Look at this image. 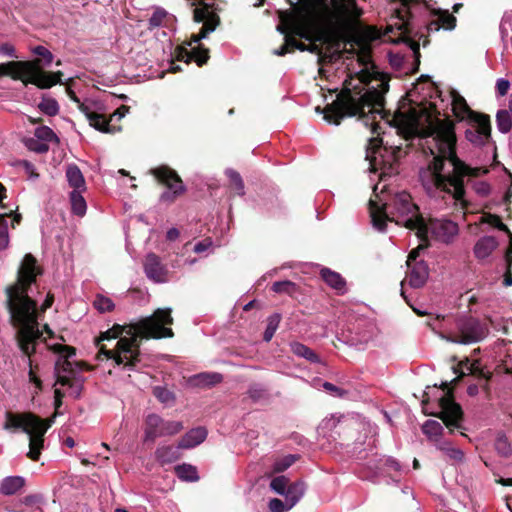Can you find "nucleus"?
I'll return each instance as SVG.
<instances>
[{
	"label": "nucleus",
	"instance_id": "1a4fd4ad",
	"mask_svg": "<svg viewBox=\"0 0 512 512\" xmlns=\"http://www.w3.org/2000/svg\"><path fill=\"white\" fill-rule=\"evenodd\" d=\"M488 334L487 323L470 314H463L454 319V328L442 337L451 343L469 345L481 342Z\"/></svg>",
	"mask_w": 512,
	"mask_h": 512
},
{
	"label": "nucleus",
	"instance_id": "864d4df0",
	"mask_svg": "<svg viewBox=\"0 0 512 512\" xmlns=\"http://www.w3.org/2000/svg\"><path fill=\"white\" fill-rule=\"evenodd\" d=\"M288 483V479L285 476H278L272 479L270 483V488L280 495H284L286 493V486Z\"/></svg>",
	"mask_w": 512,
	"mask_h": 512
},
{
	"label": "nucleus",
	"instance_id": "4be33fe9",
	"mask_svg": "<svg viewBox=\"0 0 512 512\" xmlns=\"http://www.w3.org/2000/svg\"><path fill=\"white\" fill-rule=\"evenodd\" d=\"M320 275L323 281L331 288L337 290L338 293L343 294L345 292L346 281L338 272L329 268H322Z\"/></svg>",
	"mask_w": 512,
	"mask_h": 512
},
{
	"label": "nucleus",
	"instance_id": "8fccbe9b",
	"mask_svg": "<svg viewBox=\"0 0 512 512\" xmlns=\"http://www.w3.org/2000/svg\"><path fill=\"white\" fill-rule=\"evenodd\" d=\"M26 146L29 150L39 154L46 153L49 150V145L46 142L41 141L37 138L28 139L26 142Z\"/></svg>",
	"mask_w": 512,
	"mask_h": 512
},
{
	"label": "nucleus",
	"instance_id": "f3484780",
	"mask_svg": "<svg viewBox=\"0 0 512 512\" xmlns=\"http://www.w3.org/2000/svg\"><path fill=\"white\" fill-rule=\"evenodd\" d=\"M407 280L411 287L421 288L427 282L429 276V268L424 260L417 263H407Z\"/></svg>",
	"mask_w": 512,
	"mask_h": 512
},
{
	"label": "nucleus",
	"instance_id": "a878e982",
	"mask_svg": "<svg viewBox=\"0 0 512 512\" xmlns=\"http://www.w3.org/2000/svg\"><path fill=\"white\" fill-rule=\"evenodd\" d=\"M25 485V480L21 476H9L2 480L0 492L3 495H13Z\"/></svg>",
	"mask_w": 512,
	"mask_h": 512
},
{
	"label": "nucleus",
	"instance_id": "5fc2aeb1",
	"mask_svg": "<svg viewBox=\"0 0 512 512\" xmlns=\"http://www.w3.org/2000/svg\"><path fill=\"white\" fill-rule=\"evenodd\" d=\"M69 373L74 374V368L72 362L69 361V359L59 358L57 362L55 363V373Z\"/></svg>",
	"mask_w": 512,
	"mask_h": 512
},
{
	"label": "nucleus",
	"instance_id": "69168bd1",
	"mask_svg": "<svg viewBox=\"0 0 512 512\" xmlns=\"http://www.w3.org/2000/svg\"><path fill=\"white\" fill-rule=\"evenodd\" d=\"M269 509L271 512H284L285 506L280 499L273 498L269 501Z\"/></svg>",
	"mask_w": 512,
	"mask_h": 512
},
{
	"label": "nucleus",
	"instance_id": "603ef678",
	"mask_svg": "<svg viewBox=\"0 0 512 512\" xmlns=\"http://www.w3.org/2000/svg\"><path fill=\"white\" fill-rule=\"evenodd\" d=\"M51 349L64 359H69L76 354V348L69 345L55 344Z\"/></svg>",
	"mask_w": 512,
	"mask_h": 512
},
{
	"label": "nucleus",
	"instance_id": "5701e85b",
	"mask_svg": "<svg viewBox=\"0 0 512 512\" xmlns=\"http://www.w3.org/2000/svg\"><path fill=\"white\" fill-rule=\"evenodd\" d=\"M68 184L73 190L86 191V182L84 176L75 164H69L65 171Z\"/></svg>",
	"mask_w": 512,
	"mask_h": 512
},
{
	"label": "nucleus",
	"instance_id": "cd10ccee",
	"mask_svg": "<svg viewBox=\"0 0 512 512\" xmlns=\"http://www.w3.org/2000/svg\"><path fill=\"white\" fill-rule=\"evenodd\" d=\"M290 348L294 355L304 358L311 363H320V357L308 346L295 341L290 344Z\"/></svg>",
	"mask_w": 512,
	"mask_h": 512
},
{
	"label": "nucleus",
	"instance_id": "338daca9",
	"mask_svg": "<svg viewBox=\"0 0 512 512\" xmlns=\"http://www.w3.org/2000/svg\"><path fill=\"white\" fill-rule=\"evenodd\" d=\"M447 457L456 462H462L464 459V453L462 450L452 447L451 449L448 450Z\"/></svg>",
	"mask_w": 512,
	"mask_h": 512
},
{
	"label": "nucleus",
	"instance_id": "e433bc0d",
	"mask_svg": "<svg viewBox=\"0 0 512 512\" xmlns=\"http://www.w3.org/2000/svg\"><path fill=\"white\" fill-rule=\"evenodd\" d=\"M497 128L501 133H508L512 128V119L508 110H499L496 114Z\"/></svg>",
	"mask_w": 512,
	"mask_h": 512
},
{
	"label": "nucleus",
	"instance_id": "20e7f679",
	"mask_svg": "<svg viewBox=\"0 0 512 512\" xmlns=\"http://www.w3.org/2000/svg\"><path fill=\"white\" fill-rule=\"evenodd\" d=\"M170 308H158L154 313L136 323L128 325L115 324L110 330L117 334L118 341L115 349L100 347L99 360L112 359L116 365H123L129 370L134 369L141 360L142 339L172 338L173 330L168 327L174 320Z\"/></svg>",
	"mask_w": 512,
	"mask_h": 512
},
{
	"label": "nucleus",
	"instance_id": "e2e57ef3",
	"mask_svg": "<svg viewBox=\"0 0 512 512\" xmlns=\"http://www.w3.org/2000/svg\"><path fill=\"white\" fill-rule=\"evenodd\" d=\"M510 88V82L507 79L500 78L496 82V91L499 96H505Z\"/></svg>",
	"mask_w": 512,
	"mask_h": 512
},
{
	"label": "nucleus",
	"instance_id": "2f4dec72",
	"mask_svg": "<svg viewBox=\"0 0 512 512\" xmlns=\"http://www.w3.org/2000/svg\"><path fill=\"white\" fill-rule=\"evenodd\" d=\"M229 179V187L239 196L245 194V185L241 175L234 169H227L225 171Z\"/></svg>",
	"mask_w": 512,
	"mask_h": 512
},
{
	"label": "nucleus",
	"instance_id": "3c124183",
	"mask_svg": "<svg viewBox=\"0 0 512 512\" xmlns=\"http://www.w3.org/2000/svg\"><path fill=\"white\" fill-rule=\"evenodd\" d=\"M153 395L162 403H169L174 400L173 393L165 387L155 386Z\"/></svg>",
	"mask_w": 512,
	"mask_h": 512
},
{
	"label": "nucleus",
	"instance_id": "f8f14e48",
	"mask_svg": "<svg viewBox=\"0 0 512 512\" xmlns=\"http://www.w3.org/2000/svg\"><path fill=\"white\" fill-rule=\"evenodd\" d=\"M463 368H466L469 374L476 377L477 379L485 380L483 389L486 392L489 391L488 381L492 377V373L489 371H485L484 368L481 367L479 360L470 362L468 357L460 361L457 366L453 367L454 373L458 374V376L454 378L450 384L456 385L466 375V373L462 370Z\"/></svg>",
	"mask_w": 512,
	"mask_h": 512
},
{
	"label": "nucleus",
	"instance_id": "f03ea898",
	"mask_svg": "<svg viewBox=\"0 0 512 512\" xmlns=\"http://www.w3.org/2000/svg\"><path fill=\"white\" fill-rule=\"evenodd\" d=\"M440 116L436 105L429 103V107L422 108L419 115L415 112L414 122L421 137H432L434 141L435 150L431 149L433 160L428 165L434 187L466 206L464 178H477L489 170L470 167L459 159L456 153L455 123L449 117L442 119Z\"/></svg>",
	"mask_w": 512,
	"mask_h": 512
},
{
	"label": "nucleus",
	"instance_id": "6e6d98bb",
	"mask_svg": "<svg viewBox=\"0 0 512 512\" xmlns=\"http://www.w3.org/2000/svg\"><path fill=\"white\" fill-rule=\"evenodd\" d=\"M324 390L334 397L344 398L348 395V391L344 390L330 382H324L322 384Z\"/></svg>",
	"mask_w": 512,
	"mask_h": 512
},
{
	"label": "nucleus",
	"instance_id": "b1692460",
	"mask_svg": "<svg viewBox=\"0 0 512 512\" xmlns=\"http://www.w3.org/2000/svg\"><path fill=\"white\" fill-rule=\"evenodd\" d=\"M180 449L178 445L176 447L172 445L159 446L155 451V458L161 464L175 462L181 457Z\"/></svg>",
	"mask_w": 512,
	"mask_h": 512
},
{
	"label": "nucleus",
	"instance_id": "49530a36",
	"mask_svg": "<svg viewBox=\"0 0 512 512\" xmlns=\"http://www.w3.org/2000/svg\"><path fill=\"white\" fill-rule=\"evenodd\" d=\"M281 24L278 25L277 29L281 33L285 34V44L288 45L289 49H292V52L296 49L298 40L295 38L297 35L292 34L291 30L287 27V25L280 19Z\"/></svg>",
	"mask_w": 512,
	"mask_h": 512
},
{
	"label": "nucleus",
	"instance_id": "dca6fc26",
	"mask_svg": "<svg viewBox=\"0 0 512 512\" xmlns=\"http://www.w3.org/2000/svg\"><path fill=\"white\" fill-rule=\"evenodd\" d=\"M471 124L472 128L467 129L465 132V137L468 141L474 144H484L491 137V121L488 116L487 120V128L484 125V122L479 118L475 117V119H471L468 121Z\"/></svg>",
	"mask_w": 512,
	"mask_h": 512
},
{
	"label": "nucleus",
	"instance_id": "423d86ee",
	"mask_svg": "<svg viewBox=\"0 0 512 512\" xmlns=\"http://www.w3.org/2000/svg\"><path fill=\"white\" fill-rule=\"evenodd\" d=\"M56 414L57 411H55L52 417L42 419L32 412L14 413L7 411L3 428L13 433L21 431L29 435V452L27 456L32 461H38L44 447V436L54 423Z\"/></svg>",
	"mask_w": 512,
	"mask_h": 512
},
{
	"label": "nucleus",
	"instance_id": "9b49d317",
	"mask_svg": "<svg viewBox=\"0 0 512 512\" xmlns=\"http://www.w3.org/2000/svg\"><path fill=\"white\" fill-rule=\"evenodd\" d=\"M180 421H165L157 414H149L145 420V442H154L163 436H173L183 430Z\"/></svg>",
	"mask_w": 512,
	"mask_h": 512
},
{
	"label": "nucleus",
	"instance_id": "c9c22d12",
	"mask_svg": "<svg viewBox=\"0 0 512 512\" xmlns=\"http://www.w3.org/2000/svg\"><path fill=\"white\" fill-rule=\"evenodd\" d=\"M422 431L430 439L438 441L444 429L443 426L438 421L427 420L422 426Z\"/></svg>",
	"mask_w": 512,
	"mask_h": 512
},
{
	"label": "nucleus",
	"instance_id": "412c9836",
	"mask_svg": "<svg viewBox=\"0 0 512 512\" xmlns=\"http://www.w3.org/2000/svg\"><path fill=\"white\" fill-rule=\"evenodd\" d=\"M498 242L493 236L480 238L474 246V254L478 259H485L497 248Z\"/></svg>",
	"mask_w": 512,
	"mask_h": 512
},
{
	"label": "nucleus",
	"instance_id": "2eb2a0df",
	"mask_svg": "<svg viewBox=\"0 0 512 512\" xmlns=\"http://www.w3.org/2000/svg\"><path fill=\"white\" fill-rule=\"evenodd\" d=\"M193 20L197 23H203L201 27V37H207L220 24V17L213 11L209 10V5L204 4L202 7L195 8L193 11Z\"/></svg>",
	"mask_w": 512,
	"mask_h": 512
},
{
	"label": "nucleus",
	"instance_id": "7ed1b4c3",
	"mask_svg": "<svg viewBox=\"0 0 512 512\" xmlns=\"http://www.w3.org/2000/svg\"><path fill=\"white\" fill-rule=\"evenodd\" d=\"M42 274L43 269L38 265L37 259L31 253H27L17 271L16 282L5 290L10 321L16 328L17 346L23 355L28 357L29 381L38 390H42L43 385L34 372L31 357L36 353L38 341L43 340V332L39 329L37 302L28 295V291Z\"/></svg>",
	"mask_w": 512,
	"mask_h": 512
},
{
	"label": "nucleus",
	"instance_id": "c85d7f7f",
	"mask_svg": "<svg viewBox=\"0 0 512 512\" xmlns=\"http://www.w3.org/2000/svg\"><path fill=\"white\" fill-rule=\"evenodd\" d=\"M305 493V486L302 482L292 483L288 486L286 495V501L288 503V508L291 509L294 505L298 503V501L303 497Z\"/></svg>",
	"mask_w": 512,
	"mask_h": 512
},
{
	"label": "nucleus",
	"instance_id": "aec40b11",
	"mask_svg": "<svg viewBox=\"0 0 512 512\" xmlns=\"http://www.w3.org/2000/svg\"><path fill=\"white\" fill-rule=\"evenodd\" d=\"M223 380V376L217 372H203L189 379L190 385L199 388H211Z\"/></svg>",
	"mask_w": 512,
	"mask_h": 512
},
{
	"label": "nucleus",
	"instance_id": "393cba45",
	"mask_svg": "<svg viewBox=\"0 0 512 512\" xmlns=\"http://www.w3.org/2000/svg\"><path fill=\"white\" fill-rule=\"evenodd\" d=\"M88 121L90 126L103 133H114L120 130V128L116 129L114 126L110 125V118L107 119L103 114L97 112L89 114Z\"/></svg>",
	"mask_w": 512,
	"mask_h": 512
},
{
	"label": "nucleus",
	"instance_id": "79ce46f5",
	"mask_svg": "<svg viewBox=\"0 0 512 512\" xmlns=\"http://www.w3.org/2000/svg\"><path fill=\"white\" fill-rule=\"evenodd\" d=\"M267 321H268L267 327L263 334V340L265 342H269L273 338V336L279 326V323L281 321V316L279 314H273L268 317Z\"/></svg>",
	"mask_w": 512,
	"mask_h": 512
},
{
	"label": "nucleus",
	"instance_id": "c03bdc74",
	"mask_svg": "<svg viewBox=\"0 0 512 512\" xmlns=\"http://www.w3.org/2000/svg\"><path fill=\"white\" fill-rule=\"evenodd\" d=\"M482 222L487 223L500 231L505 232L507 235H511V231L506 224H504L500 216L496 214L487 213L482 217Z\"/></svg>",
	"mask_w": 512,
	"mask_h": 512
},
{
	"label": "nucleus",
	"instance_id": "72a5a7b5",
	"mask_svg": "<svg viewBox=\"0 0 512 512\" xmlns=\"http://www.w3.org/2000/svg\"><path fill=\"white\" fill-rule=\"evenodd\" d=\"M382 149V139L374 137L369 139V143L366 149V159L370 162V165L376 168V154L380 153Z\"/></svg>",
	"mask_w": 512,
	"mask_h": 512
},
{
	"label": "nucleus",
	"instance_id": "052dcab7",
	"mask_svg": "<svg viewBox=\"0 0 512 512\" xmlns=\"http://www.w3.org/2000/svg\"><path fill=\"white\" fill-rule=\"evenodd\" d=\"M404 8L407 9V14L411 15V9L418 4H424L427 9L430 8L428 0H399Z\"/></svg>",
	"mask_w": 512,
	"mask_h": 512
},
{
	"label": "nucleus",
	"instance_id": "4d7b16f0",
	"mask_svg": "<svg viewBox=\"0 0 512 512\" xmlns=\"http://www.w3.org/2000/svg\"><path fill=\"white\" fill-rule=\"evenodd\" d=\"M167 16V12L163 9H157L153 12L149 19L150 27H159L162 25L164 19Z\"/></svg>",
	"mask_w": 512,
	"mask_h": 512
},
{
	"label": "nucleus",
	"instance_id": "39448f33",
	"mask_svg": "<svg viewBox=\"0 0 512 512\" xmlns=\"http://www.w3.org/2000/svg\"><path fill=\"white\" fill-rule=\"evenodd\" d=\"M369 211L374 227L380 231H384L387 221H391L416 231V236L419 239L426 237L425 219L407 191L394 193L382 205L370 200Z\"/></svg>",
	"mask_w": 512,
	"mask_h": 512
},
{
	"label": "nucleus",
	"instance_id": "a18cd8bd",
	"mask_svg": "<svg viewBox=\"0 0 512 512\" xmlns=\"http://www.w3.org/2000/svg\"><path fill=\"white\" fill-rule=\"evenodd\" d=\"M495 449L503 457H508L511 454V444L505 435L500 434L497 436Z\"/></svg>",
	"mask_w": 512,
	"mask_h": 512
},
{
	"label": "nucleus",
	"instance_id": "4c0bfd02",
	"mask_svg": "<svg viewBox=\"0 0 512 512\" xmlns=\"http://www.w3.org/2000/svg\"><path fill=\"white\" fill-rule=\"evenodd\" d=\"M271 289L275 293H284L293 297L295 293L298 291V286L296 283L292 281L285 280L274 282L272 284Z\"/></svg>",
	"mask_w": 512,
	"mask_h": 512
},
{
	"label": "nucleus",
	"instance_id": "f704fd0d",
	"mask_svg": "<svg viewBox=\"0 0 512 512\" xmlns=\"http://www.w3.org/2000/svg\"><path fill=\"white\" fill-rule=\"evenodd\" d=\"M12 212L0 214V250H5L9 246V226L8 218Z\"/></svg>",
	"mask_w": 512,
	"mask_h": 512
},
{
	"label": "nucleus",
	"instance_id": "ddd939ff",
	"mask_svg": "<svg viewBox=\"0 0 512 512\" xmlns=\"http://www.w3.org/2000/svg\"><path fill=\"white\" fill-rule=\"evenodd\" d=\"M425 228L427 236L430 233L432 237L443 243H449L458 233L457 224L451 220H430L429 223L425 222Z\"/></svg>",
	"mask_w": 512,
	"mask_h": 512
},
{
	"label": "nucleus",
	"instance_id": "58836bf2",
	"mask_svg": "<svg viewBox=\"0 0 512 512\" xmlns=\"http://www.w3.org/2000/svg\"><path fill=\"white\" fill-rule=\"evenodd\" d=\"M298 458H299L298 455H293V454H289V455L277 458L273 464L272 471L274 473L283 472V471L287 470L290 466H292L298 460Z\"/></svg>",
	"mask_w": 512,
	"mask_h": 512
},
{
	"label": "nucleus",
	"instance_id": "ea45409f",
	"mask_svg": "<svg viewBox=\"0 0 512 512\" xmlns=\"http://www.w3.org/2000/svg\"><path fill=\"white\" fill-rule=\"evenodd\" d=\"M208 59L209 49L202 44H198L197 47L191 49V61H195L199 67L206 64Z\"/></svg>",
	"mask_w": 512,
	"mask_h": 512
},
{
	"label": "nucleus",
	"instance_id": "13d9d810",
	"mask_svg": "<svg viewBox=\"0 0 512 512\" xmlns=\"http://www.w3.org/2000/svg\"><path fill=\"white\" fill-rule=\"evenodd\" d=\"M248 395L253 401H259L261 399H264L267 393L263 387L259 385H253L249 388Z\"/></svg>",
	"mask_w": 512,
	"mask_h": 512
},
{
	"label": "nucleus",
	"instance_id": "09e8293b",
	"mask_svg": "<svg viewBox=\"0 0 512 512\" xmlns=\"http://www.w3.org/2000/svg\"><path fill=\"white\" fill-rule=\"evenodd\" d=\"M421 243L414 249H412L408 256H407V261L406 263H417L419 262L418 260V257L420 255V252L422 250H425L429 247L430 243H429V240L427 238V236L425 237V239H420Z\"/></svg>",
	"mask_w": 512,
	"mask_h": 512
},
{
	"label": "nucleus",
	"instance_id": "a211bd4d",
	"mask_svg": "<svg viewBox=\"0 0 512 512\" xmlns=\"http://www.w3.org/2000/svg\"><path fill=\"white\" fill-rule=\"evenodd\" d=\"M144 270L147 277L155 282H164L166 280L167 269L162 264L160 257L155 253H149L145 257Z\"/></svg>",
	"mask_w": 512,
	"mask_h": 512
},
{
	"label": "nucleus",
	"instance_id": "680f3d73",
	"mask_svg": "<svg viewBox=\"0 0 512 512\" xmlns=\"http://www.w3.org/2000/svg\"><path fill=\"white\" fill-rule=\"evenodd\" d=\"M116 338H117V334H113L112 331L110 329H108L104 332H101L100 336L95 339V344L98 347V349H100L101 346H104L103 344H101L102 341L116 339ZM99 354H100V350H98L97 357L99 356Z\"/></svg>",
	"mask_w": 512,
	"mask_h": 512
},
{
	"label": "nucleus",
	"instance_id": "7c9ffc66",
	"mask_svg": "<svg viewBox=\"0 0 512 512\" xmlns=\"http://www.w3.org/2000/svg\"><path fill=\"white\" fill-rule=\"evenodd\" d=\"M82 192L83 191H80V190H73L70 193V202H71L72 212L79 217L84 216L86 213V210H87L86 201H85L84 197L82 196Z\"/></svg>",
	"mask_w": 512,
	"mask_h": 512
},
{
	"label": "nucleus",
	"instance_id": "a19ab883",
	"mask_svg": "<svg viewBox=\"0 0 512 512\" xmlns=\"http://www.w3.org/2000/svg\"><path fill=\"white\" fill-rule=\"evenodd\" d=\"M35 138L44 142H55L59 143V138L55 132L48 126H40L35 129Z\"/></svg>",
	"mask_w": 512,
	"mask_h": 512
},
{
	"label": "nucleus",
	"instance_id": "4468645a",
	"mask_svg": "<svg viewBox=\"0 0 512 512\" xmlns=\"http://www.w3.org/2000/svg\"><path fill=\"white\" fill-rule=\"evenodd\" d=\"M452 111L454 116L458 121H469L471 119H475L477 117L480 118L483 122V126L487 125L488 115L480 112H476L472 110L467 104L465 98L461 96L458 92L452 91Z\"/></svg>",
	"mask_w": 512,
	"mask_h": 512
},
{
	"label": "nucleus",
	"instance_id": "774afa93",
	"mask_svg": "<svg viewBox=\"0 0 512 512\" xmlns=\"http://www.w3.org/2000/svg\"><path fill=\"white\" fill-rule=\"evenodd\" d=\"M56 374V383L62 386H69L70 388H74V380L68 376L61 375V373Z\"/></svg>",
	"mask_w": 512,
	"mask_h": 512
},
{
	"label": "nucleus",
	"instance_id": "f257e3e1",
	"mask_svg": "<svg viewBox=\"0 0 512 512\" xmlns=\"http://www.w3.org/2000/svg\"><path fill=\"white\" fill-rule=\"evenodd\" d=\"M291 8L280 11L279 18L292 34L309 41L307 51L319 56L320 64L338 60L342 53L357 56L364 68L357 72L359 83L352 85L353 77L343 82L337 98L323 109L324 119L340 125L345 117L358 116L366 126L385 106L390 77L375 71L372 61V41L378 39L372 27H362V9L356 0H288Z\"/></svg>",
	"mask_w": 512,
	"mask_h": 512
},
{
	"label": "nucleus",
	"instance_id": "de8ad7c7",
	"mask_svg": "<svg viewBox=\"0 0 512 512\" xmlns=\"http://www.w3.org/2000/svg\"><path fill=\"white\" fill-rule=\"evenodd\" d=\"M94 307L101 313L110 312L114 309V303L108 297L97 295L94 300Z\"/></svg>",
	"mask_w": 512,
	"mask_h": 512
},
{
	"label": "nucleus",
	"instance_id": "0eeeda50",
	"mask_svg": "<svg viewBox=\"0 0 512 512\" xmlns=\"http://www.w3.org/2000/svg\"><path fill=\"white\" fill-rule=\"evenodd\" d=\"M0 76L20 80L24 85L33 84L39 89H49L59 81L61 73L47 74L39 69V61H10L0 64Z\"/></svg>",
	"mask_w": 512,
	"mask_h": 512
},
{
	"label": "nucleus",
	"instance_id": "6e6552de",
	"mask_svg": "<svg viewBox=\"0 0 512 512\" xmlns=\"http://www.w3.org/2000/svg\"><path fill=\"white\" fill-rule=\"evenodd\" d=\"M445 393L437 399L438 412H430L429 415L435 416L442 420L449 432L452 434L455 430L463 429L464 413L461 406L455 402L453 391L449 389L447 381L442 382L439 386ZM430 402L429 392L425 391L422 399V406L426 414V405Z\"/></svg>",
	"mask_w": 512,
	"mask_h": 512
},
{
	"label": "nucleus",
	"instance_id": "37998d69",
	"mask_svg": "<svg viewBox=\"0 0 512 512\" xmlns=\"http://www.w3.org/2000/svg\"><path fill=\"white\" fill-rule=\"evenodd\" d=\"M38 107L48 116H55L59 113L58 102L53 98L44 97Z\"/></svg>",
	"mask_w": 512,
	"mask_h": 512
},
{
	"label": "nucleus",
	"instance_id": "bb28decb",
	"mask_svg": "<svg viewBox=\"0 0 512 512\" xmlns=\"http://www.w3.org/2000/svg\"><path fill=\"white\" fill-rule=\"evenodd\" d=\"M33 53L37 55L39 58L37 60L39 61V69L47 74H56V72H47L42 68V61L44 62V65H50L53 61V54L44 46H36L33 48ZM33 61H36L34 59ZM57 73H61V76H59V81L56 84H62V76L63 73L61 71H57Z\"/></svg>",
	"mask_w": 512,
	"mask_h": 512
},
{
	"label": "nucleus",
	"instance_id": "bf43d9fd",
	"mask_svg": "<svg viewBox=\"0 0 512 512\" xmlns=\"http://www.w3.org/2000/svg\"><path fill=\"white\" fill-rule=\"evenodd\" d=\"M175 58L177 61H184L189 64L191 62V51L185 46H177L175 49Z\"/></svg>",
	"mask_w": 512,
	"mask_h": 512
},
{
	"label": "nucleus",
	"instance_id": "9d476101",
	"mask_svg": "<svg viewBox=\"0 0 512 512\" xmlns=\"http://www.w3.org/2000/svg\"><path fill=\"white\" fill-rule=\"evenodd\" d=\"M150 174L153 175L160 185H163L168 189L161 194V202L173 203L186 192V187L184 186L181 177L171 167L161 165L151 169Z\"/></svg>",
	"mask_w": 512,
	"mask_h": 512
},
{
	"label": "nucleus",
	"instance_id": "6ab92c4d",
	"mask_svg": "<svg viewBox=\"0 0 512 512\" xmlns=\"http://www.w3.org/2000/svg\"><path fill=\"white\" fill-rule=\"evenodd\" d=\"M207 437L204 427H196L189 430L178 442V448L190 449L201 444Z\"/></svg>",
	"mask_w": 512,
	"mask_h": 512
},
{
	"label": "nucleus",
	"instance_id": "0e129e2a",
	"mask_svg": "<svg viewBox=\"0 0 512 512\" xmlns=\"http://www.w3.org/2000/svg\"><path fill=\"white\" fill-rule=\"evenodd\" d=\"M0 53L7 57L18 58L12 44L3 43L0 45Z\"/></svg>",
	"mask_w": 512,
	"mask_h": 512
},
{
	"label": "nucleus",
	"instance_id": "c756f323",
	"mask_svg": "<svg viewBox=\"0 0 512 512\" xmlns=\"http://www.w3.org/2000/svg\"><path fill=\"white\" fill-rule=\"evenodd\" d=\"M432 15L437 16L440 27L445 30H453L456 27V17L449 13L448 10L443 9H432Z\"/></svg>",
	"mask_w": 512,
	"mask_h": 512
},
{
	"label": "nucleus",
	"instance_id": "473e14b6",
	"mask_svg": "<svg viewBox=\"0 0 512 512\" xmlns=\"http://www.w3.org/2000/svg\"><path fill=\"white\" fill-rule=\"evenodd\" d=\"M175 473L178 478L184 481L194 482L199 480L197 469L191 464L183 463L181 465H177L175 467Z\"/></svg>",
	"mask_w": 512,
	"mask_h": 512
}]
</instances>
